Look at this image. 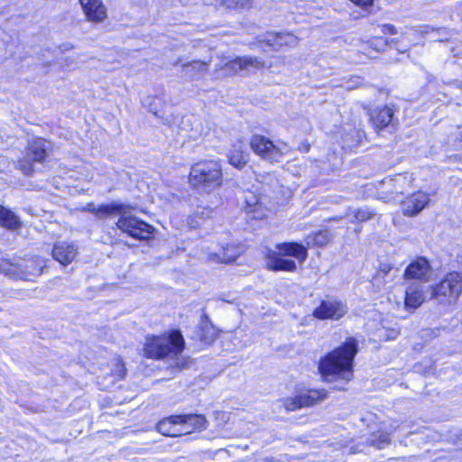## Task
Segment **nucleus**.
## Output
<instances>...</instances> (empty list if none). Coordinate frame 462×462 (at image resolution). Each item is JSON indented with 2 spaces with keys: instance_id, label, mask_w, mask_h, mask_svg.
<instances>
[{
  "instance_id": "nucleus-2",
  "label": "nucleus",
  "mask_w": 462,
  "mask_h": 462,
  "mask_svg": "<svg viewBox=\"0 0 462 462\" xmlns=\"http://www.w3.org/2000/svg\"><path fill=\"white\" fill-rule=\"evenodd\" d=\"M184 346L185 341L181 332L179 329H172L160 336L147 337L143 351L144 356L148 358L161 359L173 356L175 364H180L181 360L185 364H191L193 362L189 358L179 356Z\"/></svg>"
},
{
  "instance_id": "nucleus-17",
  "label": "nucleus",
  "mask_w": 462,
  "mask_h": 462,
  "mask_svg": "<svg viewBox=\"0 0 462 462\" xmlns=\"http://www.w3.org/2000/svg\"><path fill=\"white\" fill-rule=\"evenodd\" d=\"M88 20L99 23L106 17V10L101 0H79Z\"/></svg>"
},
{
  "instance_id": "nucleus-37",
  "label": "nucleus",
  "mask_w": 462,
  "mask_h": 462,
  "mask_svg": "<svg viewBox=\"0 0 462 462\" xmlns=\"http://www.w3.org/2000/svg\"><path fill=\"white\" fill-rule=\"evenodd\" d=\"M382 32L383 33H390L393 35L397 33L396 28L393 24H383Z\"/></svg>"
},
{
  "instance_id": "nucleus-44",
  "label": "nucleus",
  "mask_w": 462,
  "mask_h": 462,
  "mask_svg": "<svg viewBox=\"0 0 462 462\" xmlns=\"http://www.w3.org/2000/svg\"><path fill=\"white\" fill-rule=\"evenodd\" d=\"M269 179V184L273 185V178L271 176V177H268Z\"/></svg>"
},
{
  "instance_id": "nucleus-42",
  "label": "nucleus",
  "mask_w": 462,
  "mask_h": 462,
  "mask_svg": "<svg viewBox=\"0 0 462 462\" xmlns=\"http://www.w3.org/2000/svg\"><path fill=\"white\" fill-rule=\"evenodd\" d=\"M452 84L457 88H462V81L456 80Z\"/></svg>"
},
{
  "instance_id": "nucleus-3",
  "label": "nucleus",
  "mask_w": 462,
  "mask_h": 462,
  "mask_svg": "<svg viewBox=\"0 0 462 462\" xmlns=\"http://www.w3.org/2000/svg\"><path fill=\"white\" fill-rule=\"evenodd\" d=\"M189 180L199 192H212L223 183L220 162L214 160H204L193 164L190 168Z\"/></svg>"
},
{
  "instance_id": "nucleus-35",
  "label": "nucleus",
  "mask_w": 462,
  "mask_h": 462,
  "mask_svg": "<svg viewBox=\"0 0 462 462\" xmlns=\"http://www.w3.org/2000/svg\"><path fill=\"white\" fill-rule=\"evenodd\" d=\"M262 208V202H255L254 204H248V209L250 212L254 213L253 217L254 218H262L266 217V214L263 212H260V209Z\"/></svg>"
},
{
  "instance_id": "nucleus-10",
  "label": "nucleus",
  "mask_w": 462,
  "mask_h": 462,
  "mask_svg": "<svg viewBox=\"0 0 462 462\" xmlns=\"http://www.w3.org/2000/svg\"><path fill=\"white\" fill-rule=\"evenodd\" d=\"M264 66V61L256 57H237L226 62L225 66L217 65L216 69H225L226 75L236 74L244 70L250 71Z\"/></svg>"
},
{
  "instance_id": "nucleus-43",
  "label": "nucleus",
  "mask_w": 462,
  "mask_h": 462,
  "mask_svg": "<svg viewBox=\"0 0 462 462\" xmlns=\"http://www.w3.org/2000/svg\"><path fill=\"white\" fill-rule=\"evenodd\" d=\"M118 367H119L120 373L122 374H119V375L123 376L125 374V372H124L125 369H124L123 365H118Z\"/></svg>"
},
{
  "instance_id": "nucleus-7",
  "label": "nucleus",
  "mask_w": 462,
  "mask_h": 462,
  "mask_svg": "<svg viewBox=\"0 0 462 462\" xmlns=\"http://www.w3.org/2000/svg\"><path fill=\"white\" fill-rule=\"evenodd\" d=\"M132 207L127 205L121 217H119L116 226L129 236L138 240H148L152 237L154 228L134 215L131 214Z\"/></svg>"
},
{
  "instance_id": "nucleus-6",
  "label": "nucleus",
  "mask_w": 462,
  "mask_h": 462,
  "mask_svg": "<svg viewBox=\"0 0 462 462\" xmlns=\"http://www.w3.org/2000/svg\"><path fill=\"white\" fill-rule=\"evenodd\" d=\"M250 147L255 154L271 163L282 162L290 151L286 143L274 144L271 139L262 134H254L251 137Z\"/></svg>"
},
{
  "instance_id": "nucleus-45",
  "label": "nucleus",
  "mask_w": 462,
  "mask_h": 462,
  "mask_svg": "<svg viewBox=\"0 0 462 462\" xmlns=\"http://www.w3.org/2000/svg\"><path fill=\"white\" fill-rule=\"evenodd\" d=\"M383 332H384V329L380 330V331H379V333H380V335H379V336H380V337H383V336H384V333H383Z\"/></svg>"
},
{
  "instance_id": "nucleus-8",
  "label": "nucleus",
  "mask_w": 462,
  "mask_h": 462,
  "mask_svg": "<svg viewBox=\"0 0 462 462\" xmlns=\"http://www.w3.org/2000/svg\"><path fill=\"white\" fill-rule=\"evenodd\" d=\"M326 397L327 392L324 389L298 390L294 397H288L283 400V405L288 411H296L300 408L313 406Z\"/></svg>"
},
{
  "instance_id": "nucleus-21",
  "label": "nucleus",
  "mask_w": 462,
  "mask_h": 462,
  "mask_svg": "<svg viewBox=\"0 0 462 462\" xmlns=\"http://www.w3.org/2000/svg\"><path fill=\"white\" fill-rule=\"evenodd\" d=\"M262 41L266 42L267 45L276 49L282 46H294L298 42L297 37L291 33H278L273 32L263 34Z\"/></svg>"
},
{
  "instance_id": "nucleus-46",
  "label": "nucleus",
  "mask_w": 462,
  "mask_h": 462,
  "mask_svg": "<svg viewBox=\"0 0 462 462\" xmlns=\"http://www.w3.org/2000/svg\"><path fill=\"white\" fill-rule=\"evenodd\" d=\"M180 62V60H178L176 62H174V63H173V65H175V66H176V65H178Z\"/></svg>"
},
{
  "instance_id": "nucleus-40",
  "label": "nucleus",
  "mask_w": 462,
  "mask_h": 462,
  "mask_svg": "<svg viewBox=\"0 0 462 462\" xmlns=\"http://www.w3.org/2000/svg\"><path fill=\"white\" fill-rule=\"evenodd\" d=\"M398 335V331L395 329H392L390 334L386 335L387 339H394Z\"/></svg>"
},
{
  "instance_id": "nucleus-12",
  "label": "nucleus",
  "mask_w": 462,
  "mask_h": 462,
  "mask_svg": "<svg viewBox=\"0 0 462 462\" xmlns=\"http://www.w3.org/2000/svg\"><path fill=\"white\" fill-rule=\"evenodd\" d=\"M347 313L346 306L336 299H327L313 310V318H343Z\"/></svg>"
},
{
  "instance_id": "nucleus-5",
  "label": "nucleus",
  "mask_w": 462,
  "mask_h": 462,
  "mask_svg": "<svg viewBox=\"0 0 462 462\" xmlns=\"http://www.w3.org/2000/svg\"><path fill=\"white\" fill-rule=\"evenodd\" d=\"M462 294V275L452 272L448 273L439 283L430 287V300L443 309L455 306Z\"/></svg>"
},
{
  "instance_id": "nucleus-29",
  "label": "nucleus",
  "mask_w": 462,
  "mask_h": 462,
  "mask_svg": "<svg viewBox=\"0 0 462 462\" xmlns=\"http://www.w3.org/2000/svg\"><path fill=\"white\" fill-rule=\"evenodd\" d=\"M199 339L204 344H211L217 336V329L210 322V319H202L199 326Z\"/></svg>"
},
{
  "instance_id": "nucleus-16",
  "label": "nucleus",
  "mask_w": 462,
  "mask_h": 462,
  "mask_svg": "<svg viewBox=\"0 0 462 462\" xmlns=\"http://www.w3.org/2000/svg\"><path fill=\"white\" fill-rule=\"evenodd\" d=\"M179 417L181 428L183 429V435L189 434L195 430H203L208 427V422L202 414H180Z\"/></svg>"
},
{
  "instance_id": "nucleus-23",
  "label": "nucleus",
  "mask_w": 462,
  "mask_h": 462,
  "mask_svg": "<svg viewBox=\"0 0 462 462\" xmlns=\"http://www.w3.org/2000/svg\"><path fill=\"white\" fill-rule=\"evenodd\" d=\"M391 444V436L390 433L384 432V431H378L374 432L370 435L369 438H367L365 443H363V448H360L359 445L356 446L355 448H351L352 453L356 452H362L364 451V448L365 446L367 447H374L376 449H383L387 446Z\"/></svg>"
},
{
  "instance_id": "nucleus-36",
  "label": "nucleus",
  "mask_w": 462,
  "mask_h": 462,
  "mask_svg": "<svg viewBox=\"0 0 462 462\" xmlns=\"http://www.w3.org/2000/svg\"><path fill=\"white\" fill-rule=\"evenodd\" d=\"M386 45L387 42L382 38L374 39L370 42V46L377 51L383 50Z\"/></svg>"
},
{
  "instance_id": "nucleus-18",
  "label": "nucleus",
  "mask_w": 462,
  "mask_h": 462,
  "mask_svg": "<svg viewBox=\"0 0 462 462\" xmlns=\"http://www.w3.org/2000/svg\"><path fill=\"white\" fill-rule=\"evenodd\" d=\"M394 111L388 106L376 107L370 114V120L376 131L383 130L393 122Z\"/></svg>"
},
{
  "instance_id": "nucleus-22",
  "label": "nucleus",
  "mask_w": 462,
  "mask_h": 462,
  "mask_svg": "<svg viewBox=\"0 0 462 462\" xmlns=\"http://www.w3.org/2000/svg\"><path fill=\"white\" fill-rule=\"evenodd\" d=\"M426 300V293L423 286L418 282L411 283L406 289L405 307L415 310Z\"/></svg>"
},
{
  "instance_id": "nucleus-13",
  "label": "nucleus",
  "mask_w": 462,
  "mask_h": 462,
  "mask_svg": "<svg viewBox=\"0 0 462 462\" xmlns=\"http://www.w3.org/2000/svg\"><path fill=\"white\" fill-rule=\"evenodd\" d=\"M432 274V269L424 257H419L412 261L405 269V279H415L426 282Z\"/></svg>"
},
{
  "instance_id": "nucleus-27",
  "label": "nucleus",
  "mask_w": 462,
  "mask_h": 462,
  "mask_svg": "<svg viewBox=\"0 0 462 462\" xmlns=\"http://www.w3.org/2000/svg\"><path fill=\"white\" fill-rule=\"evenodd\" d=\"M209 66V62L201 60H192L181 64L183 73L190 79H198L201 74L205 73Z\"/></svg>"
},
{
  "instance_id": "nucleus-26",
  "label": "nucleus",
  "mask_w": 462,
  "mask_h": 462,
  "mask_svg": "<svg viewBox=\"0 0 462 462\" xmlns=\"http://www.w3.org/2000/svg\"><path fill=\"white\" fill-rule=\"evenodd\" d=\"M127 205L121 203H110V204H103L98 208H91V212H93L97 218H106L112 215H119L120 217L123 214V211L126 208Z\"/></svg>"
},
{
  "instance_id": "nucleus-30",
  "label": "nucleus",
  "mask_w": 462,
  "mask_h": 462,
  "mask_svg": "<svg viewBox=\"0 0 462 462\" xmlns=\"http://www.w3.org/2000/svg\"><path fill=\"white\" fill-rule=\"evenodd\" d=\"M332 239V235L327 229L319 230L316 233L308 235L305 243L308 247L327 245Z\"/></svg>"
},
{
  "instance_id": "nucleus-15",
  "label": "nucleus",
  "mask_w": 462,
  "mask_h": 462,
  "mask_svg": "<svg viewBox=\"0 0 462 462\" xmlns=\"http://www.w3.org/2000/svg\"><path fill=\"white\" fill-rule=\"evenodd\" d=\"M77 254L78 248L69 242H56L52 248V257L62 265H68L72 263Z\"/></svg>"
},
{
  "instance_id": "nucleus-39",
  "label": "nucleus",
  "mask_w": 462,
  "mask_h": 462,
  "mask_svg": "<svg viewBox=\"0 0 462 462\" xmlns=\"http://www.w3.org/2000/svg\"><path fill=\"white\" fill-rule=\"evenodd\" d=\"M454 134L456 136V140L462 141V127H456V133Z\"/></svg>"
},
{
  "instance_id": "nucleus-38",
  "label": "nucleus",
  "mask_w": 462,
  "mask_h": 462,
  "mask_svg": "<svg viewBox=\"0 0 462 462\" xmlns=\"http://www.w3.org/2000/svg\"><path fill=\"white\" fill-rule=\"evenodd\" d=\"M352 3H354L356 5H359L361 7H366L371 6L373 5L374 0H350Z\"/></svg>"
},
{
  "instance_id": "nucleus-33",
  "label": "nucleus",
  "mask_w": 462,
  "mask_h": 462,
  "mask_svg": "<svg viewBox=\"0 0 462 462\" xmlns=\"http://www.w3.org/2000/svg\"><path fill=\"white\" fill-rule=\"evenodd\" d=\"M229 162L236 168H243L246 163V156L241 150L230 152Z\"/></svg>"
},
{
  "instance_id": "nucleus-41",
  "label": "nucleus",
  "mask_w": 462,
  "mask_h": 462,
  "mask_svg": "<svg viewBox=\"0 0 462 462\" xmlns=\"http://www.w3.org/2000/svg\"><path fill=\"white\" fill-rule=\"evenodd\" d=\"M451 51L455 57H462V49L457 51L456 48H452Z\"/></svg>"
},
{
  "instance_id": "nucleus-28",
  "label": "nucleus",
  "mask_w": 462,
  "mask_h": 462,
  "mask_svg": "<svg viewBox=\"0 0 462 462\" xmlns=\"http://www.w3.org/2000/svg\"><path fill=\"white\" fill-rule=\"evenodd\" d=\"M412 30L420 35L433 34L432 41L435 42H444L448 40V32L443 28L435 29L428 24H422L413 27Z\"/></svg>"
},
{
  "instance_id": "nucleus-31",
  "label": "nucleus",
  "mask_w": 462,
  "mask_h": 462,
  "mask_svg": "<svg viewBox=\"0 0 462 462\" xmlns=\"http://www.w3.org/2000/svg\"><path fill=\"white\" fill-rule=\"evenodd\" d=\"M242 249L240 246L235 245H226L222 248L220 254L214 255V260L220 263H230L235 261L241 254Z\"/></svg>"
},
{
  "instance_id": "nucleus-14",
  "label": "nucleus",
  "mask_w": 462,
  "mask_h": 462,
  "mask_svg": "<svg viewBox=\"0 0 462 462\" xmlns=\"http://www.w3.org/2000/svg\"><path fill=\"white\" fill-rule=\"evenodd\" d=\"M429 194L423 191L412 193L402 202V212L405 216L418 215L429 203Z\"/></svg>"
},
{
  "instance_id": "nucleus-32",
  "label": "nucleus",
  "mask_w": 462,
  "mask_h": 462,
  "mask_svg": "<svg viewBox=\"0 0 462 462\" xmlns=\"http://www.w3.org/2000/svg\"><path fill=\"white\" fill-rule=\"evenodd\" d=\"M373 215L368 208H354L350 209L346 216L352 222H363L370 219Z\"/></svg>"
},
{
  "instance_id": "nucleus-34",
  "label": "nucleus",
  "mask_w": 462,
  "mask_h": 462,
  "mask_svg": "<svg viewBox=\"0 0 462 462\" xmlns=\"http://www.w3.org/2000/svg\"><path fill=\"white\" fill-rule=\"evenodd\" d=\"M227 8H249L253 0H220Z\"/></svg>"
},
{
  "instance_id": "nucleus-19",
  "label": "nucleus",
  "mask_w": 462,
  "mask_h": 462,
  "mask_svg": "<svg viewBox=\"0 0 462 462\" xmlns=\"http://www.w3.org/2000/svg\"><path fill=\"white\" fill-rule=\"evenodd\" d=\"M179 415H171L161 420L157 425V430L168 437H178L183 435Z\"/></svg>"
},
{
  "instance_id": "nucleus-20",
  "label": "nucleus",
  "mask_w": 462,
  "mask_h": 462,
  "mask_svg": "<svg viewBox=\"0 0 462 462\" xmlns=\"http://www.w3.org/2000/svg\"><path fill=\"white\" fill-rule=\"evenodd\" d=\"M279 252H270L266 259V267L271 271L293 272L296 270V263L293 260L282 257Z\"/></svg>"
},
{
  "instance_id": "nucleus-1",
  "label": "nucleus",
  "mask_w": 462,
  "mask_h": 462,
  "mask_svg": "<svg viewBox=\"0 0 462 462\" xmlns=\"http://www.w3.org/2000/svg\"><path fill=\"white\" fill-rule=\"evenodd\" d=\"M357 346V341L348 337L341 346L322 357L319 363V371L323 380L328 383L349 382L353 378V363Z\"/></svg>"
},
{
  "instance_id": "nucleus-11",
  "label": "nucleus",
  "mask_w": 462,
  "mask_h": 462,
  "mask_svg": "<svg viewBox=\"0 0 462 462\" xmlns=\"http://www.w3.org/2000/svg\"><path fill=\"white\" fill-rule=\"evenodd\" d=\"M411 180L407 175H397L395 178H385L382 181L383 190L382 193H387L383 199H397L399 195H402L408 188L411 187Z\"/></svg>"
},
{
  "instance_id": "nucleus-24",
  "label": "nucleus",
  "mask_w": 462,
  "mask_h": 462,
  "mask_svg": "<svg viewBox=\"0 0 462 462\" xmlns=\"http://www.w3.org/2000/svg\"><path fill=\"white\" fill-rule=\"evenodd\" d=\"M279 253L285 256H292L300 262H304L308 257L307 248L300 243L285 242L276 245Z\"/></svg>"
},
{
  "instance_id": "nucleus-25",
  "label": "nucleus",
  "mask_w": 462,
  "mask_h": 462,
  "mask_svg": "<svg viewBox=\"0 0 462 462\" xmlns=\"http://www.w3.org/2000/svg\"><path fill=\"white\" fill-rule=\"evenodd\" d=\"M0 226L11 231H18L23 222L14 212L0 205Z\"/></svg>"
},
{
  "instance_id": "nucleus-4",
  "label": "nucleus",
  "mask_w": 462,
  "mask_h": 462,
  "mask_svg": "<svg viewBox=\"0 0 462 462\" xmlns=\"http://www.w3.org/2000/svg\"><path fill=\"white\" fill-rule=\"evenodd\" d=\"M46 266L45 260L37 255L30 257L14 256L0 260V272L11 279L32 281L42 274Z\"/></svg>"
},
{
  "instance_id": "nucleus-9",
  "label": "nucleus",
  "mask_w": 462,
  "mask_h": 462,
  "mask_svg": "<svg viewBox=\"0 0 462 462\" xmlns=\"http://www.w3.org/2000/svg\"><path fill=\"white\" fill-rule=\"evenodd\" d=\"M46 142L36 138L28 143L25 156L18 161L19 169L26 175L33 172L32 162H42L47 155Z\"/></svg>"
}]
</instances>
